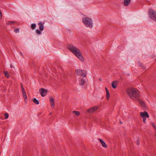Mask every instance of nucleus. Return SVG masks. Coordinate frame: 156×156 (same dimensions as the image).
Returning a JSON list of instances; mask_svg holds the SVG:
<instances>
[{"label":"nucleus","mask_w":156,"mask_h":156,"mask_svg":"<svg viewBox=\"0 0 156 156\" xmlns=\"http://www.w3.org/2000/svg\"><path fill=\"white\" fill-rule=\"evenodd\" d=\"M82 22L87 27L92 28L93 27V21L88 17H84L82 19Z\"/></svg>","instance_id":"3"},{"label":"nucleus","mask_w":156,"mask_h":156,"mask_svg":"<svg viewBox=\"0 0 156 156\" xmlns=\"http://www.w3.org/2000/svg\"><path fill=\"white\" fill-rule=\"evenodd\" d=\"M39 92L42 97L45 96L47 94V90L44 88H41L39 90Z\"/></svg>","instance_id":"6"},{"label":"nucleus","mask_w":156,"mask_h":156,"mask_svg":"<svg viewBox=\"0 0 156 156\" xmlns=\"http://www.w3.org/2000/svg\"><path fill=\"white\" fill-rule=\"evenodd\" d=\"M130 2V0H124V5L125 6H127L129 5Z\"/></svg>","instance_id":"13"},{"label":"nucleus","mask_w":156,"mask_h":156,"mask_svg":"<svg viewBox=\"0 0 156 156\" xmlns=\"http://www.w3.org/2000/svg\"><path fill=\"white\" fill-rule=\"evenodd\" d=\"M50 103L51 107L53 108L54 107V102H51Z\"/></svg>","instance_id":"22"},{"label":"nucleus","mask_w":156,"mask_h":156,"mask_svg":"<svg viewBox=\"0 0 156 156\" xmlns=\"http://www.w3.org/2000/svg\"><path fill=\"white\" fill-rule=\"evenodd\" d=\"M36 33L38 34H41V32L38 30H36Z\"/></svg>","instance_id":"23"},{"label":"nucleus","mask_w":156,"mask_h":156,"mask_svg":"<svg viewBox=\"0 0 156 156\" xmlns=\"http://www.w3.org/2000/svg\"><path fill=\"white\" fill-rule=\"evenodd\" d=\"M33 101L35 103H36L37 105H38L39 104L38 101L36 98H34L33 100Z\"/></svg>","instance_id":"18"},{"label":"nucleus","mask_w":156,"mask_h":156,"mask_svg":"<svg viewBox=\"0 0 156 156\" xmlns=\"http://www.w3.org/2000/svg\"><path fill=\"white\" fill-rule=\"evenodd\" d=\"M15 23V22L14 21H9L7 22L6 24L7 25H12Z\"/></svg>","instance_id":"16"},{"label":"nucleus","mask_w":156,"mask_h":156,"mask_svg":"<svg viewBox=\"0 0 156 156\" xmlns=\"http://www.w3.org/2000/svg\"><path fill=\"white\" fill-rule=\"evenodd\" d=\"M50 102H54V98L53 97H51L50 98Z\"/></svg>","instance_id":"26"},{"label":"nucleus","mask_w":156,"mask_h":156,"mask_svg":"<svg viewBox=\"0 0 156 156\" xmlns=\"http://www.w3.org/2000/svg\"><path fill=\"white\" fill-rule=\"evenodd\" d=\"M155 136H156V134H155Z\"/></svg>","instance_id":"37"},{"label":"nucleus","mask_w":156,"mask_h":156,"mask_svg":"<svg viewBox=\"0 0 156 156\" xmlns=\"http://www.w3.org/2000/svg\"><path fill=\"white\" fill-rule=\"evenodd\" d=\"M140 116L142 118L149 117V115L148 113L146 111L140 112Z\"/></svg>","instance_id":"7"},{"label":"nucleus","mask_w":156,"mask_h":156,"mask_svg":"<svg viewBox=\"0 0 156 156\" xmlns=\"http://www.w3.org/2000/svg\"><path fill=\"white\" fill-rule=\"evenodd\" d=\"M68 48L81 61L84 60L80 50L77 47L73 45H69L68 46Z\"/></svg>","instance_id":"2"},{"label":"nucleus","mask_w":156,"mask_h":156,"mask_svg":"<svg viewBox=\"0 0 156 156\" xmlns=\"http://www.w3.org/2000/svg\"><path fill=\"white\" fill-rule=\"evenodd\" d=\"M4 74L5 76L8 78L9 76V75L7 72H5Z\"/></svg>","instance_id":"19"},{"label":"nucleus","mask_w":156,"mask_h":156,"mask_svg":"<svg viewBox=\"0 0 156 156\" xmlns=\"http://www.w3.org/2000/svg\"><path fill=\"white\" fill-rule=\"evenodd\" d=\"M73 112L74 113H75L76 115H79L80 114V113L79 112L76 111H73Z\"/></svg>","instance_id":"20"},{"label":"nucleus","mask_w":156,"mask_h":156,"mask_svg":"<svg viewBox=\"0 0 156 156\" xmlns=\"http://www.w3.org/2000/svg\"><path fill=\"white\" fill-rule=\"evenodd\" d=\"M117 82L116 81H113L112 83V86L113 88L115 89L117 87Z\"/></svg>","instance_id":"10"},{"label":"nucleus","mask_w":156,"mask_h":156,"mask_svg":"<svg viewBox=\"0 0 156 156\" xmlns=\"http://www.w3.org/2000/svg\"><path fill=\"white\" fill-rule=\"evenodd\" d=\"M36 26V25L35 24L33 23L31 25V28L32 29L34 30Z\"/></svg>","instance_id":"15"},{"label":"nucleus","mask_w":156,"mask_h":156,"mask_svg":"<svg viewBox=\"0 0 156 156\" xmlns=\"http://www.w3.org/2000/svg\"><path fill=\"white\" fill-rule=\"evenodd\" d=\"M146 118H142L143 121L145 123L146 121Z\"/></svg>","instance_id":"28"},{"label":"nucleus","mask_w":156,"mask_h":156,"mask_svg":"<svg viewBox=\"0 0 156 156\" xmlns=\"http://www.w3.org/2000/svg\"><path fill=\"white\" fill-rule=\"evenodd\" d=\"M151 124L153 126V127H154V128L155 127H156L154 126V124L153 123H152Z\"/></svg>","instance_id":"31"},{"label":"nucleus","mask_w":156,"mask_h":156,"mask_svg":"<svg viewBox=\"0 0 156 156\" xmlns=\"http://www.w3.org/2000/svg\"><path fill=\"white\" fill-rule=\"evenodd\" d=\"M139 140V139L138 138H137V140H136V141H137V143H136V144L138 145H139V143L138 142V140Z\"/></svg>","instance_id":"29"},{"label":"nucleus","mask_w":156,"mask_h":156,"mask_svg":"<svg viewBox=\"0 0 156 156\" xmlns=\"http://www.w3.org/2000/svg\"><path fill=\"white\" fill-rule=\"evenodd\" d=\"M149 17L156 21V11L152 9H150L148 11Z\"/></svg>","instance_id":"4"},{"label":"nucleus","mask_w":156,"mask_h":156,"mask_svg":"<svg viewBox=\"0 0 156 156\" xmlns=\"http://www.w3.org/2000/svg\"><path fill=\"white\" fill-rule=\"evenodd\" d=\"M105 89L106 90V92H109L108 90V89H107V88L106 87H105Z\"/></svg>","instance_id":"32"},{"label":"nucleus","mask_w":156,"mask_h":156,"mask_svg":"<svg viewBox=\"0 0 156 156\" xmlns=\"http://www.w3.org/2000/svg\"><path fill=\"white\" fill-rule=\"evenodd\" d=\"M138 101L140 103V105L143 106V107H144L145 106V105L144 103V102L142 101V100L140 99H137Z\"/></svg>","instance_id":"12"},{"label":"nucleus","mask_w":156,"mask_h":156,"mask_svg":"<svg viewBox=\"0 0 156 156\" xmlns=\"http://www.w3.org/2000/svg\"><path fill=\"white\" fill-rule=\"evenodd\" d=\"M22 93H23V97L24 99H27V96L26 95V92L25 91L24 92H23Z\"/></svg>","instance_id":"17"},{"label":"nucleus","mask_w":156,"mask_h":156,"mask_svg":"<svg viewBox=\"0 0 156 156\" xmlns=\"http://www.w3.org/2000/svg\"><path fill=\"white\" fill-rule=\"evenodd\" d=\"M14 31L16 33H18L19 32V30L18 29H16L14 30Z\"/></svg>","instance_id":"24"},{"label":"nucleus","mask_w":156,"mask_h":156,"mask_svg":"<svg viewBox=\"0 0 156 156\" xmlns=\"http://www.w3.org/2000/svg\"><path fill=\"white\" fill-rule=\"evenodd\" d=\"M128 95L133 100H137L139 97V91L135 88H129L126 90Z\"/></svg>","instance_id":"1"},{"label":"nucleus","mask_w":156,"mask_h":156,"mask_svg":"<svg viewBox=\"0 0 156 156\" xmlns=\"http://www.w3.org/2000/svg\"><path fill=\"white\" fill-rule=\"evenodd\" d=\"M20 55H22V53L21 52H20Z\"/></svg>","instance_id":"33"},{"label":"nucleus","mask_w":156,"mask_h":156,"mask_svg":"<svg viewBox=\"0 0 156 156\" xmlns=\"http://www.w3.org/2000/svg\"><path fill=\"white\" fill-rule=\"evenodd\" d=\"M85 80L83 79H81L80 81V84L81 86H82L83 85L84 83H85Z\"/></svg>","instance_id":"14"},{"label":"nucleus","mask_w":156,"mask_h":156,"mask_svg":"<svg viewBox=\"0 0 156 156\" xmlns=\"http://www.w3.org/2000/svg\"><path fill=\"white\" fill-rule=\"evenodd\" d=\"M2 14L1 11L0 10V17H2Z\"/></svg>","instance_id":"30"},{"label":"nucleus","mask_w":156,"mask_h":156,"mask_svg":"<svg viewBox=\"0 0 156 156\" xmlns=\"http://www.w3.org/2000/svg\"><path fill=\"white\" fill-rule=\"evenodd\" d=\"M76 73L77 75H80L83 77L86 76L87 75L86 72L83 70L77 69L76 70Z\"/></svg>","instance_id":"5"},{"label":"nucleus","mask_w":156,"mask_h":156,"mask_svg":"<svg viewBox=\"0 0 156 156\" xmlns=\"http://www.w3.org/2000/svg\"><path fill=\"white\" fill-rule=\"evenodd\" d=\"M10 66H11V68H12V65H10Z\"/></svg>","instance_id":"36"},{"label":"nucleus","mask_w":156,"mask_h":156,"mask_svg":"<svg viewBox=\"0 0 156 156\" xmlns=\"http://www.w3.org/2000/svg\"><path fill=\"white\" fill-rule=\"evenodd\" d=\"M154 128L155 129V130L156 131V127H155Z\"/></svg>","instance_id":"35"},{"label":"nucleus","mask_w":156,"mask_h":156,"mask_svg":"<svg viewBox=\"0 0 156 156\" xmlns=\"http://www.w3.org/2000/svg\"><path fill=\"white\" fill-rule=\"evenodd\" d=\"M98 140L101 142V145L103 147H107L105 143L101 139L98 138Z\"/></svg>","instance_id":"9"},{"label":"nucleus","mask_w":156,"mask_h":156,"mask_svg":"<svg viewBox=\"0 0 156 156\" xmlns=\"http://www.w3.org/2000/svg\"><path fill=\"white\" fill-rule=\"evenodd\" d=\"M4 116L5 118V119H7L8 118L9 115H8V114L7 113H5V114L4 115Z\"/></svg>","instance_id":"25"},{"label":"nucleus","mask_w":156,"mask_h":156,"mask_svg":"<svg viewBox=\"0 0 156 156\" xmlns=\"http://www.w3.org/2000/svg\"><path fill=\"white\" fill-rule=\"evenodd\" d=\"M21 89L22 90V92L25 91L23 86L22 85H21Z\"/></svg>","instance_id":"27"},{"label":"nucleus","mask_w":156,"mask_h":156,"mask_svg":"<svg viewBox=\"0 0 156 156\" xmlns=\"http://www.w3.org/2000/svg\"><path fill=\"white\" fill-rule=\"evenodd\" d=\"M109 96H110V94H109V92H106V97H107V99H109Z\"/></svg>","instance_id":"21"},{"label":"nucleus","mask_w":156,"mask_h":156,"mask_svg":"<svg viewBox=\"0 0 156 156\" xmlns=\"http://www.w3.org/2000/svg\"><path fill=\"white\" fill-rule=\"evenodd\" d=\"M120 123L121 124H122V123L121 122H120Z\"/></svg>","instance_id":"34"},{"label":"nucleus","mask_w":156,"mask_h":156,"mask_svg":"<svg viewBox=\"0 0 156 156\" xmlns=\"http://www.w3.org/2000/svg\"><path fill=\"white\" fill-rule=\"evenodd\" d=\"M98 108L97 107H94L88 110V112L92 113L96 111Z\"/></svg>","instance_id":"8"},{"label":"nucleus","mask_w":156,"mask_h":156,"mask_svg":"<svg viewBox=\"0 0 156 156\" xmlns=\"http://www.w3.org/2000/svg\"><path fill=\"white\" fill-rule=\"evenodd\" d=\"M38 25H39V29L41 31H42L44 30V25L42 23H38Z\"/></svg>","instance_id":"11"}]
</instances>
